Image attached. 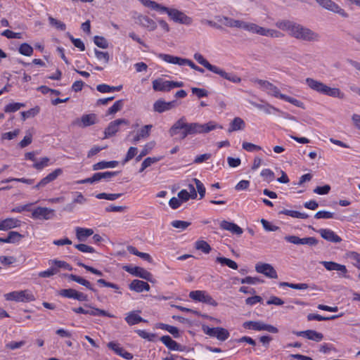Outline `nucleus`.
<instances>
[{
    "instance_id": "f257e3e1",
    "label": "nucleus",
    "mask_w": 360,
    "mask_h": 360,
    "mask_svg": "<svg viewBox=\"0 0 360 360\" xmlns=\"http://www.w3.org/2000/svg\"><path fill=\"white\" fill-rule=\"evenodd\" d=\"M139 1L143 6L160 14H167L169 19L174 23L186 26H190L193 24V20L191 16L174 6H166L152 0H139Z\"/></svg>"
},
{
    "instance_id": "473e14b6",
    "label": "nucleus",
    "mask_w": 360,
    "mask_h": 360,
    "mask_svg": "<svg viewBox=\"0 0 360 360\" xmlns=\"http://www.w3.org/2000/svg\"><path fill=\"white\" fill-rule=\"evenodd\" d=\"M251 104L259 110H262L267 115L275 114L276 112H281V111L269 103L259 104L251 102Z\"/></svg>"
},
{
    "instance_id": "bf43d9fd",
    "label": "nucleus",
    "mask_w": 360,
    "mask_h": 360,
    "mask_svg": "<svg viewBox=\"0 0 360 360\" xmlns=\"http://www.w3.org/2000/svg\"><path fill=\"white\" fill-rule=\"evenodd\" d=\"M67 36L71 40L74 46L79 51H84L85 50L84 44L80 39L74 38L70 33H67Z\"/></svg>"
},
{
    "instance_id": "09e8293b",
    "label": "nucleus",
    "mask_w": 360,
    "mask_h": 360,
    "mask_svg": "<svg viewBox=\"0 0 360 360\" xmlns=\"http://www.w3.org/2000/svg\"><path fill=\"white\" fill-rule=\"evenodd\" d=\"M195 247L197 250H201L204 253H209L211 250L210 245L203 240H197L195 243Z\"/></svg>"
},
{
    "instance_id": "c9c22d12",
    "label": "nucleus",
    "mask_w": 360,
    "mask_h": 360,
    "mask_svg": "<svg viewBox=\"0 0 360 360\" xmlns=\"http://www.w3.org/2000/svg\"><path fill=\"white\" fill-rule=\"evenodd\" d=\"M262 321H248L243 323V327L247 330L262 331Z\"/></svg>"
},
{
    "instance_id": "7ed1b4c3",
    "label": "nucleus",
    "mask_w": 360,
    "mask_h": 360,
    "mask_svg": "<svg viewBox=\"0 0 360 360\" xmlns=\"http://www.w3.org/2000/svg\"><path fill=\"white\" fill-rule=\"evenodd\" d=\"M305 83L311 90L321 94L339 99L345 98V94L339 88L330 87L321 81L309 77L305 79Z\"/></svg>"
},
{
    "instance_id": "20e7f679",
    "label": "nucleus",
    "mask_w": 360,
    "mask_h": 360,
    "mask_svg": "<svg viewBox=\"0 0 360 360\" xmlns=\"http://www.w3.org/2000/svg\"><path fill=\"white\" fill-rule=\"evenodd\" d=\"M193 58L201 65L209 71L219 75L221 77L233 82V83H240L241 82V79L240 77L233 73L226 72L223 69L220 68L218 66L212 65L200 53L195 52L193 54Z\"/></svg>"
},
{
    "instance_id": "f704fd0d",
    "label": "nucleus",
    "mask_w": 360,
    "mask_h": 360,
    "mask_svg": "<svg viewBox=\"0 0 360 360\" xmlns=\"http://www.w3.org/2000/svg\"><path fill=\"white\" fill-rule=\"evenodd\" d=\"M202 124V134H208L210 131H214L216 129H221L223 127L218 124L217 122L214 120H210L207 122L201 123Z\"/></svg>"
},
{
    "instance_id": "69168bd1",
    "label": "nucleus",
    "mask_w": 360,
    "mask_h": 360,
    "mask_svg": "<svg viewBox=\"0 0 360 360\" xmlns=\"http://www.w3.org/2000/svg\"><path fill=\"white\" fill-rule=\"evenodd\" d=\"M75 292L76 290L75 289H62L58 292V295L63 297L74 299Z\"/></svg>"
},
{
    "instance_id": "cd10ccee",
    "label": "nucleus",
    "mask_w": 360,
    "mask_h": 360,
    "mask_svg": "<svg viewBox=\"0 0 360 360\" xmlns=\"http://www.w3.org/2000/svg\"><path fill=\"white\" fill-rule=\"evenodd\" d=\"M84 307L85 311L92 313V314H85L86 315H90V316H108L110 318L115 317V316L113 314H111L105 310L96 308L91 304H85L84 305Z\"/></svg>"
},
{
    "instance_id": "e433bc0d",
    "label": "nucleus",
    "mask_w": 360,
    "mask_h": 360,
    "mask_svg": "<svg viewBox=\"0 0 360 360\" xmlns=\"http://www.w3.org/2000/svg\"><path fill=\"white\" fill-rule=\"evenodd\" d=\"M118 165L117 161H101L93 165L94 170H100L107 168H115Z\"/></svg>"
},
{
    "instance_id": "4c0bfd02",
    "label": "nucleus",
    "mask_w": 360,
    "mask_h": 360,
    "mask_svg": "<svg viewBox=\"0 0 360 360\" xmlns=\"http://www.w3.org/2000/svg\"><path fill=\"white\" fill-rule=\"evenodd\" d=\"M24 236L18 231H12L8 233V240L9 243L18 245L22 241Z\"/></svg>"
},
{
    "instance_id": "c03bdc74",
    "label": "nucleus",
    "mask_w": 360,
    "mask_h": 360,
    "mask_svg": "<svg viewBox=\"0 0 360 360\" xmlns=\"http://www.w3.org/2000/svg\"><path fill=\"white\" fill-rule=\"evenodd\" d=\"M18 52L25 56H31L33 54V48L27 43H22L18 48Z\"/></svg>"
},
{
    "instance_id": "13d9d810",
    "label": "nucleus",
    "mask_w": 360,
    "mask_h": 360,
    "mask_svg": "<svg viewBox=\"0 0 360 360\" xmlns=\"http://www.w3.org/2000/svg\"><path fill=\"white\" fill-rule=\"evenodd\" d=\"M193 182L195 184L196 191L199 193L200 198L202 199L205 195V187L198 179H193Z\"/></svg>"
},
{
    "instance_id": "ddd939ff",
    "label": "nucleus",
    "mask_w": 360,
    "mask_h": 360,
    "mask_svg": "<svg viewBox=\"0 0 360 360\" xmlns=\"http://www.w3.org/2000/svg\"><path fill=\"white\" fill-rule=\"evenodd\" d=\"M269 96H273L276 98L281 99L286 102H288L296 107H298V108H300L302 109L305 108V105L302 101H301L294 97H292V96H290L286 94L281 93L280 89L275 85L272 88V91H271Z\"/></svg>"
},
{
    "instance_id": "5701e85b",
    "label": "nucleus",
    "mask_w": 360,
    "mask_h": 360,
    "mask_svg": "<svg viewBox=\"0 0 360 360\" xmlns=\"http://www.w3.org/2000/svg\"><path fill=\"white\" fill-rule=\"evenodd\" d=\"M175 101L167 102L162 99H158L153 103V110L155 112L162 113L165 111L172 110L176 106Z\"/></svg>"
},
{
    "instance_id": "dca6fc26",
    "label": "nucleus",
    "mask_w": 360,
    "mask_h": 360,
    "mask_svg": "<svg viewBox=\"0 0 360 360\" xmlns=\"http://www.w3.org/2000/svg\"><path fill=\"white\" fill-rule=\"evenodd\" d=\"M98 116L94 113H89L84 114L81 117L75 120L72 124L77 127L86 128L98 123Z\"/></svg>"
},
{
    "instance_id": "5fc2aeb1",
    "label": "nucleus",
    "mask_w": 360,
    "mask_h": 360,
    "mask_svg": "<svg viewBox=\"0 0 360 360\" xmlns=\"http://www.w3.org/2000/svg\"><path fill=\"white\" fill-rule=\"evenodd\" d=\"M122 195L121 193H98L96 195V198L98 199H105L108 200H115L119 198Z\"/></svg>"
},
{
    "instance_id": "bb28decb",
    "label": "nucleus",
    "mask_w": 360,
    "mask_h": 360,
    "mask_svg": "<svg viewBox=\"0 0 360 360\" xmlns=\"http://www.w3.org/2000/svg\"><path fill=\"white\" fill-rule=\"evenodd\" d=\"M129 288L131 290L136 292H142L144 291L148 292L150 289V287L148 283L137 279L132 281L129 284Z\"/></svg>"
},
{
    "instance_id": "c756f323",
    "label": "nucleus",
    "mask_w": 360,
    "mask_h": 360,
    "mask_svg": "<svg viewBox=\"0 0 360 360\" xmlns=\"http://www.w3.org/2000/svg\"><path fill=\"white\" fill-rule=\"evenodd\" d=\"M321 236L325 240L333 242L339 243L342 240L333 231L328 229H321L319 231Z\"/></svg>"
},
{
    "instance_id": "a878e982",
    "label": "nucleus",
    "mask_w": 360,
    "mask_h": 360,
    "mask_svg": "<svg viewBox=\"0 0 360 360\" xmlns=\"http://www.w3.org/2000/svg\"><path fill=\"white\" fill-rule=\"evenodd\" d=\"M219 226L221 229L229 231L233 234L240 236L243 233V229L236 224L223 220L220 222Z\"/></svg>"
},
{
    "instance_id": "f8f14e48",
    "label": "nucleus",
    "mask_w": 360,
    "mask_h": 360,
    "mask_svg": "<svg viewBox=\"0 0 360 360\" xmlns=\"http://www.w3.org/2000/svg\"><path fill=\"white\" fill-rule=\"evenodd\" d=\"M202 330L204 333L210 337L215 338L221 342L226 340L230 336L229 330L221 327L210 328L207 326H203Z\"/></svg>"
},
{
    "instance_id": "7c9ffc66",
    "label": "nucleus",
    "mask_w": 360,
    "mask_h": 360,
    "mask_svg": "<svg viewBox=\"0 0 360 360\" xmlns=\"http://www.w3.org/2000/svg\"><path fill=\"white\" fill-rule=\"evenodd\" d=\"M160 340L170 350L184 351V347L176 341L173 340L169 335L161 337Z\"/></svg>"
},
{
    "instance_id": "4468645a",
    "label": "nucleus",
    "mask_w": 360,
    "mask_h": 360,
    "mask_svg": "<svg viewBox=\"0 0 360 360\" xmlns=\"http://www.w3.org/2000/svg\"><path fill=\"white\" fill-rule=\"evenodd\" d=\"M189 297L194 301L205 303L214 307L217 302L205 290H193L189 293Z\"/></svg>"
},
{
    "instance_id": "4d7b16f0",
    "label": "nucleus",
    "mask_w": 360,
    "mask_h": 360,
    "mask_svg": "<svg viewBox=\"0 0 360 360\" xmlns=\"http://www.w3.org/2000/svg\"><path fill=\"white\" fill-rule=\"evenodd\" d=\"M307 338L316 342H320L323 339V335L316 330H308Z\"/></svg>"
},
{
    "instance_id": "de8ad7c7",
    "label": "nucleus",
    "mask_w": 360,
    "mask_h": 360,
    "mask_svg": "<svg viewBox=\"0 0 360 360\" xmlns=\"http://www.w3.org/2000/svg\"><path fill=\"white\" fill-rule=\"evenodd\" d=\"M25 106V103L14 102L6 105L4 110L6 112H14L19 110L21 108H24Z\"/></svg>"
},
{
    "instance_id": "c85d7f7f",
    "label": "nucleus",
    "mask_w": 360,
    "mask_h": 360,
    "mask_svg": "<svg viewBox=\"0 0 360 360\" xmlns=\"http://www.w3.org/2000/svg\"><path fill=\"white\" fill-rule=\"evenodd\" d=\"M217 22L221 25L228 27L239 28L240 20L231 18L224 15H219L216 17Z\"/></svg>"
},
{
    "instance_id": "603ef678",
    "label": "nucleus",
    "mask_w": 360,
    "mask_h": 360,
    "mask_svg": "<svg viewBox=\"0 0 360 360\" xmlns=\"http://www.w3.org/2000/svg\"><path fill=\"white\" fill-rule=\"evenodd\" d=\"M123 105H124L123 100L121 99V100L117 101L116 102H115V103L110 108H108V110L106 112V115H108L115 114L116 112H117L122 108Z\"/></svg>"
},
{
    "instance_id": "6e6d98bb",
    "label": "nucleus",
    "mask_w": 360,
    "mask_h": 360,
    "mask_svg": "<svg viewBox=\"0 0 360 360\" xmlns=\"http://www.w3.org/2000/svg\"><path fill=\"white\" fill-rule=\"evenodd\" d=\"M137 153H138V148L136 147H134V146L130 147L128 149L127 154L122 160V164L123 165L126 164L129 160H131L132 158L136 157L137 155Z\"/></svg>"
},
{
    "instance_id": "864d4df0",
    "label": "nucleus",
    "mask_w": 360,
    "mask_h": 360,
    "mask_svg": "<svg viewBox=\"0 0 360 360\" xmlns=\"http://www.w3.org/2000/svg\"><path fill=\"white\" fill-rule=\"evenodd\" d=\"M280 214L290 216L293 218L305 219L307 217V215L306 214L301 213V212H299L295 211V210H283L280 212Z\"/></svg>"
},
{
    "instance_id": "412c9836",
    "label": "nucleus",
    "mask_w": 360,
    "mask_h": 360,
    "mask_svg": "<svg viewBox=\"0 0 360 360\" xmlns=\"http://www.w3.org/2000/svg\"><path fill=\"white\" fill-rule=\"evenodd\" d=\"M21 221L15 217H6L0 219V231H6L21 226Z\"/></svg>"
},
{
    "instance_id": "e2e57ef3",
    "label": "nucleus",
    "mask_w": 360,
    "mask_h": 360,
    "mask_svg": "<svg viewBox=\"0 0 360 360\" xmlns=\"http://www.w3.org/2000/svg\"><path fill=\"white\" fill-rule=\"evenodd\" d=\"M51 263L55 264L60 269L71 271L72 266L65 261L59 259H51Z\"/></svg>"
},
{
    "instance_id": "9d476101",
    "label": "nucleus",
    "mask_w": 360,
    "mask_h": 360,
    "mask_svg": "<svg viewBox=\"0 0 360 360\" xmlns=\"http://www.w3.org/2000/svg\"><path fill=\"white\" fill-rule=\"evenodd\" d=\"M290 35L299 39L308 41L315 40L318 38L317 34L297 23H295Z\"/></svg>"
},
{
    "instance_id": "774afa93",
    "label": "nucleus",
    "mask_w": 360,
    "mask_h": 360,
    "mask_svg": "<svg viewBox=\"0 0 360 360\" xmlns=\"http://www.w3.org/2000/svg\"><path fill=\"white\" fill-rule=\"evenodd\" d=\"M349 257L353 261L354 265L360 269V255L356 252H351Z\"/></svg>"
},
{
    "instance_id": "79ce46f5",
    "label": "nucleus",
    "mask_w": 360,
    "mask_h": 360,
    "mask_svg": "<svg viewBox=\"0 0 360 360\" xmlns=\"http://www.w3.org/2000/svg\"><path fill=\"white\" fill-rule=\"evenodd\" d=\"M255 83L262 91H265L268 95H269L271 91H272V88L274 86L273 84L266 80H256Z\"/></svg>"
},
{
    "instance_id": "338daca9",
    "label": "nucleus",
    "mask_w": 360,
    "mask_h": 360,
    "mask_svg": "<svg viewBox=\"0 0 360 360\" xmlns=\"http://www.w3.org/2000/svg\"><path fill=\"white\" fill-rule=\"evenodd\" d=\"M242 147L248 152H254L262 150V148L259 146L249 142H243Z\"/></svg>"
},
{
    "instance_id": "393cba45",
    "label": "nucleus",
    "mask_w": 360,
    "mask_h": 360,
    "mask_svg": "<svg viewBox=\"0 0 360 360\" xmlns=\"http://www.w3.org/2000/svg\"><path fill=\"white\" fill-rule=\"evenodd\" d=\"M76 238L80 242H84L94 233L92 229L77 226L75 228Z\"/></svg>"
},
{
    "instance_id": "052dcab7",
    "label": "nucleus",
    "mask_w": 360,
    "mask_h": 360,
    "mask_svg": "<svg viewBox=\"0 0 360 360\" xmlns=\"http://www.w3.org/2000/svg\"><path fill=\"white\" fill-rule=\"evenodd\" d=\"M136 333L142 338L146 339L148 341H154L155 338V334L149 333L144 330H137Z\"/></svg>"
},
{
    "instance_id": "ea45409f",
    "label": "nucleus",
    "mask_w": 360,
    "mask_h": 360,
    "mask_svg": "<svg viewBox=\"0 0 360 360\" xmlns=\"http://www.w3.org/2000/svg\"><path fill=\"white\" fill-rule=\"evenodd\" d=\"M40 112L39 106H34L27 111L21 112L20 115L22 120H26L28 118L34 117L37 115Z\"/></svg>"
},
{
    "instance_id": "2eb2a0df",
    "label": "nucleus",
    "mask_w": 360,
    "mask_h": 360,
    "mask_svg": "<svg viewBox=\"0 0 360 360\" xmlns=\"http://www.w3.org/2000/svg\"><path fill=\"white\" fill-rule=\"evenodd\" d=\"M123 269L134 276L154 283L153 275L148 271L142 267L124 266H123Z\"/></svg>"
},
{
    "instance_id": "aec40b11",
    "label": "nucleus",
    "mask_w": 360,
    "mask_h": 360,
    "mask_svg": "<svg viewBox=\"0 0 360 360\" xmlns=\"http://www.w3.org/2000/svg\"><path fill=\"white\" fill-rule=\"evenodd\" d=\"M128 124V121L125 119H117L110 122L104 131L105 138L114 136L120 130L121 125Z\"/></svg>"
},
{
    "instance_id": "b1692460",
    "label": "nucleus",
    "mask_w": 360,
    "mask_h": 360,
    "mask_svg": "<svg viewBox=\"0 0 360 360\" xmlns=\"http://www.w3.org/2000/svg\"><path fill=\"white\" fill-rule=\"evenodd\" d=\"M108 347L112 350L116 354L122 356L125 359H131L133 358V355L127 352L124 349L120 347V344L116 342H110L108 343Z\"/></svg>"
},
{
    "instance_id": "9b49d317",
    "label": "nucleus",
    "mask_w": 360,
    "mask_h": 360,
    "mask_svg": "<svg viewBox=\"0 0 360 360\" xmlns=\"http://www.w3.org/2000/svg\"><path fill=\"white\" fill-rule=\"evenodd\" d=\"M188 122L186 121L184 117L179 119L169 129V133L171 136H174L180 134L181 139L188 136Z\"/></svg>"
},
{
    "instance_id": "6ab92c4d",
    "label": "nucleus",
    "mask_w": 360,
    "mask_h": 360,
    "mask_svg": "<svg viewBox=\"0 0 360 360\" xmlns=\"http://www.w3.org/2000/svg\"><path fill=\"white\" fill-rule=\"evenodd\" d=\"M257 273L262 274L270 278H277L278 274L272 265L267 263L259 262L255 265Z\"/></svg>"
},
{
    "instance_id": "37998d69",
    "label": "nucleus",
    "mask_w": 360,
    "mask_h": 360,
    "mask_svg": "<svg viewBox=\"0 0 360 360\" xmlns=\"http://www.w3.org/2000/svg\"><path fill=\"white\" fill-rule=\"evenodd\" d=\"M155 143L154 141L149 142L146 143L141 151L140 152L139 155L136 156V161H140L141 158L144 156H146L147 154H148L153 148L155 147Z\"/></svg>"
},
{
    "instance_id": "f03ea898",
    "label": "nucleus",
    "mask_w": 360,
    "mask_h": 360,
    "mask_svg": "<svg viewBox=\"0 0 360 360\" xmlns=\"http://www.w3.org/2000/svg\"><path fill=\"white\" fill-rule=\"evenodd\" d=\"M131 18L136 25L148 32H154L158 26L157 34L159 37L165 36L171 31L170 25L162 18H158L155 20L150 16L139 12H134Z\"/></svg>"
},
{
    "instance_id": "1a4fd4ad",
    "label": "nucleus",
    "mask_w": 360,
    "mask_h": 360,
    "mask_svg": "<svg viewBox=\"0 0 360 360\" xmlns=\"http://www.w3.org/2000/svg\"><path fill=\"white\" fill-rule=\"evenodd\" d=\"M153 89L155 91H169L174 88L184 86L183 82L165 80L163 78H157L152 82Z\"/></svg>"
},
{
    "instance_id": "6e6552de",
    "label": "nucleus",
    "mask_w": 360,
    "mask_h": 360,
    "mask_svg": "<svg viewBox=\"0 0 360 360\" xmlns=\"http://www.w3.org/2000/svg\"><path fill=\"white\" fill-rule=\"evenodd\" d=\"M4 297L7 301L17 302H30L36 299L32 291L29 289L12 291L4 294Z\"/></svg>"
},
{
    "instance_id": "f3484780",
    "label": "nucleus",
    "mask_w": 360,
    "mask_h": 360,
    "mask_svg": "<svg viewBox=\"0 0 360 360\" xmlns=\"http://www.w3.org/2000/svg\"><path fill=\"white\" fill-rule=\"evenodd\" d=\"M54 210L46 207H37L32 209L31 218L37 220H49L53 217Z\"/></svg>"
},
{
    "instance_id": "49530a36",
    "label": "nucleus",
    "mask_w": 360,
    "mask_h": 360,
    "mask_svg": "<svg viewBox=\"0 0 360 360\" xmlns=\"http://www.w3.org/2000/svg\"><path fill=\"white\" fill-rule=\"evenodd\" d=\"M295 22L283 20L276 22V27L279 29L286 31L290 35L292 28L294 27Z\"/></svg>"
},
{
    "instance_id": "58836bf2",
    "label": "nucleus",
    "mask_w": 360,
    "mask_h": 360,
    "mask_svg": "<svg viewBox=\"0 0 360 360\" xmlns=\"http://www.w3.org/2000/svg\"><path fill=\"white\" fill-rule=\"evenodd\" d=\"M202 134V124L200 122H191L188 124V136Z\"/></svg>"
},
{
    "instance_id": "423d86ee",
    "label": "nucleus",
    "mask_w": 360,
    "mask_h": 360,
    "mask_svg": "<svg viewBox=\"0 0 360 360\" xmlns=\"http://www.w3.org/2000/svg\"><path fill=\"white\" fill-rule=\"evenodd\" d=\"M156 56L160 60L164 61L166 63L176 65L180 67L187 65L192 70H194L200 73H204V70L202 68L195 65L191 60L188 58L161 53L156 54Z\"/></svg>"
},
{
    "instance_id": "8fccbe9b",
    "label": "nucleus",
    "mask_w": 360,
    "mask_h": 360,
    "mask_svg": "<svg viewBox=\"0 0 360 360\" xmlns=\"http://www.w3.org/2000/svg\"><path fill=\"white\" fill-rule=\"evenodd\" d=\"M49 158L47 157H43L39 160H37L33 164V167L37 170H41L46 167L49 165Z\"/></svg>"
},
{
    "instance_id": "a211bd4d",
    "label": "nucleus",
    "mask_w": 360,
    "mask_h": 360,
    "mask_svg": "<svg viewBox=\"0 0 360 360\" xmlns=\"http://www.w3.org/2000/svg\"><path fill=\"white\" fill-rule=\"evenodd\" d=\"M316 1L325 9L338 13L345 18L348 16L345 10L332 0H316Z\"/></svg>"
},
{
    "instance_id": "0eeeda50",
    "label": "nucleus",
    "mask_w": 360,
    "mask_h": 360,
    "mask_svg": "<svg viewBox=\"0 0 360 360\" xmlns=\"http://www.w3.org/2000/svg\"><path fill=\"white\" fill-rule=\"evenodd\" d=\"M239 28L251 33L257 34L261 36L269 37L271 38H278L282 36V34L276 30L265 28L260 27L257 24L242 20H240Z\"/></svg>"
},
{
    "instance_id": "72a5a7b5",
    "label": "nucleus",
    "mask_w": 360,
    "mask_h": 360,
    "mask_svg": "<svg viewBox=\"0 0 360 360\" xmlns=\"http://www.w3.org/2000/svg\"><path fill=\"white\" fill-rule=\"evenodd\" d=\"M140 311H132L126 314L125 321L129 326L137 324L142 321H146L139 316Z\"/></svg>"
},
{
    "instance_id": "2f4dec72",
    "label": "nucleus",
    "mask_w": 360,
    "mask_h": 360,
    "mask_svg": "<svg viewBox=\"0 0 360 360\" xmlns=\"http://www.w3.org/2000/svg\"><path fill=\"white\" fill-rule=\"evenodd\" d=\"M245 122L242 118L236 117L230 122L228 131L232 132L236 131H241L245 128Z\"/></svg>"
},
{
    "instance_id": "a19ab883",
    "label": "nucleus",
    "mask_w": 360,
    "mask_h": 360,
    "mask_svg": "<svg viewBox=\"0 0 360 360\" xmlns=\"http://www.w3.org/2000/svg\"><path fill=\"white\" fill-rule=\"evenodd\" d=\"M255 83L262 91H265L268 95H269L271 91H272V88L274 86L273 84L266 80H256Z\"/></svg>"
},
{
    "instance_id": "a18cd8bd",
    "label": "nucleus",
    "mask_w": 360,
    "mask_h": 360,
    "mask_svg": "<svg viewBox=\"0 0 360 360\" xmlns=\"http://www.w3.org/2000/svg\"><path fill=\"white\" fill-rule=\"evenodd\" d=\"M48 20H49L50 25H51L55 29L60 30V31L65 30L66 25L63 22H62L56 18H54L51 16H49Z\"/></svg>"
},
{
    "instance_id": "39448f33",
    "label": "nucleus",
    "mask_w": 360,
    "mask_h": 360,
    "mask_svg": "<svg viewBox=\"0 0 360 360\" xmlns=\"http://www.w3.org/2000/svg\"><path fill=\"white\" fill-rule=\"evenodd\" d=\"M156 56L160 60L164 61L166 63L176 65L180 67L187 65L192 70H194L200 73H204V70L202 68L195 65L191 60L188 58L161 53L156 54Z\"/></svg>"
},
{
    "instance_id": "0e129e2a",
    "label": "nucleus",
    "mask_w": 360,
    "mask_h": 360,
    "mask_svg": "<svg viewBox=\"0 0 360 360\" xmlns=\"http://www.w3.org/2000/svg\"><path fill=\"white\" fill-rule=\"evenodd\" d=\"M94 42L97 46L101 49H107L108 47V41L103 37H94Z\"/></svg>"
},
{
    "instance_id": "3c124183",
    "label": "nucleus",
    "mask_w": 360,
    "mask_h": 360,
    "mask_svg": "<svg viewBox=\"0 0 360 360\" xmlns=\"http://www.w3.org/2000/svg\"><path fill=\"white\" fill-rule=\"evenodd\" d=\"M191 224V222L182 220H174L171 222V225L180 231L186 230Z\"/></svg>"
},
{
    "instance_id": "4be33fe9",
    "label": "nucleus",
    "mask_w": 360,
    "mask_h": 360,
    "mask_svg": "<svg viewBox=\"0 0 360 360\" xmlns=\"http://www.w3.org/2000/svg\"><path fill=\"white\" fill-rule=\"evenodd\" d=\"M328 271H336L339 272L341 276L347 278V269L346 266L334 262L322 261L320 262Z\"/></svg>"
},
{
    "instance_id": "680f3d73",
    "label": "nucleus",
    "mask_w": 360,
    "mask_h": 360,
    "mask_svg": "<svg viewBox=\"0 0 360 360\" xmlns=\"http://www.w3.org/2000/svg\"><path fill=\"white\" fill-rule=\"evenodd\" d=\"M95 56L99 61H101L105 64L108 63L110 59L108 53L104 51L95 50Z\"/></svg>"
}]
</instances>
